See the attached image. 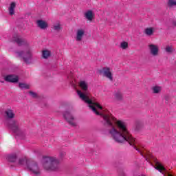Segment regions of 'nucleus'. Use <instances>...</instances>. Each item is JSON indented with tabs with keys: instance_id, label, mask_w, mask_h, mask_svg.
<instances>
[{
	"instance_id": "nucleus-1",
	"label": "nucleus",
	"mask_w": 176,
	"mask_h": 176,
	"mask_svg": "<svg viewBox=\"0 0 176 176\" xmlns=\"http://www.w3.org/2000/svg\"><path fill=\"white\" fill-rule=\"evenodd\" d=\"M79 86L82 90H78L79 98L88 104L89 108L102 118V124L106 127L108 133L116 142H128L132 146L135 145V140L129 132L127 126L124 122L116 119L109 111H105L100 104L91 100L89 90V85L86 81H80Z\"/></svg>"
},
{
	"instance_id": "nucleus-2",
	"label": "nucleus",
	"mask_w": 176,
	"mask_h": 176,
	"mask_svg": "<svg viewBox=\"0 0 176 176\" xmlns=\"http://www.w3.org/2000/svg\"><path fill=\"white\" fill-rule=\"evenodd\" d=\"M43 167L47 171H57L60 168V161L55 157H43Z\"/></svg>"
},
{
	"instance_id": "nucleus-3",
	"label": "nucleus",
	"mask_w": 176,
	"mask_h": 176,
	"mask_svg": "<svg viewBox=\"0 0 176 176\" xmlns=\"http://www.w3.org/2000/svg\"><path fill=\"white\" fill-rule=\"evenodd\" d=\"M16 54L18 57H21L26 64H31V60H32V51L31 48L28 47L25 51L16 52Z\"/></svg>"
},
{
	"instance_id": "nucleus-4",
	"label": "nucleus",
	"mask_w": 176,
	"mask_h": 176,
	"mask_svg": "<svg viewBox=\"0 0 176 176\" xmlns=\"http://www.w3.org/2000/svg\"><path fill=\"white\" fill-rule=\"evenodd\" d=\"M63 118L72 127H76V117L74 116V111L69 110L63 113Z\"/></svg>"
},
{
	"instance_id": "nucleus-5",
	"label": "nucleus",
	"mask_w": 176,
	"mask_h": 176,
	"mask_svg": "<svg viewBox=\"0 0 176 176\" xmlns=\"http://www.w3.org/2000/svg\"><path fill=\"white\" fill-rule=\"evenodd\" d=\"M29 171H31L34 175H39L41 174V170H39V166L35 161L30 160V162H28V165L26 168Z\"/></svg>"
},
{
	"instance_id": "nucleus-6",
	"label": "nucleus",
	"mask_w": 176,
	"mask_h": 176,
	"mask_svg": "<svg viewBox=\"0 0 176 176\" xmlns=\"http://www.w3.org/2000/svg\"><path fill=\"white\" fill-rule=\"evenodd\" d=\"M8 126L10 129L14 133V134H16V135H19L20 133H21V130L20 129V123L19 121L16 120H12L9 122Z\"/></svg>"
},
{
	"instance_id": "nucleus-7",
	"label": "nucleus",
	"mask_w": 176,
	"mask_h": 176,
	"mask_svg": "<svg viewBox=\"0 0 176 176\" xmlns=\"http://www.w3.org/2000/svg\"><path fill=\"white\" fill-rule=\"evenodd\" d=\"M99 73L100 75H102L103 76H105V78H107V79H109V80H113L112 72H111V69L109 67H103L99 70Z\"/></svg>"
},
{
	"instance_id": "nucleus-8",
	"label": "nucleus",
	"mask_w": 176,
	"mask_h": 176,
	"mask_svg": "<svg viewBox=\"0 0 176 176\" xmlns=\"http://www.w3.org/2000/svg\"><path fill=\"white\" fill-rule=\"evenodd\" d=\"M13 42H16L18 46H23L24 45H27V41L21 38L19 36H14L12 38Z\"/></svg>"
},
{
	"instance_id": "nucleus-9",
	"label": "nucleus",
	"mask_w": 176,
	"mask_h": 176,
	"mask_svg": "<svg viewBox=\"0 0 176 176\" xmlns=\"http://www.w3.org/2000/svg\"><path fill=\"white\" fill-rule=\"evenodd\" d=\"M148 49L152 56H157L159 54V47L157 45L150 44L148 45Z\"/></svg>"
},
{
	"instance_id": "nucleus-10",
	"label": "nucleus",
	"mask_w": 176,
	"mask_h": 176,
	"mask_svg": "<svg viewBox=\"0 0 176 176\" xmlns=\"http://www.w3.org/2000/svg\"><path fill=\"white\" fill-rule=\"evenodd\" d=\"M4 79L6 82H10V83H17L19 82V78L14 75H8Z\"/></svg>"
},
{
	"instance_id": "nucleus-11",
	"label": "nucleus",
	"mask_w": 176,
	"mask_h": 176,
	"mask_svg": "<svg viewBox=\"0 0 176 176\" xmlns=\"http://www.w3.org/2000/svg\"><path fill=\"white\" fill-rule=\"evenodd\" d=\"M5 113L7 119H13L14 118V116H16L14 111H13V110L10 109H7L5 111Z\"/></svg>"
},
{
	"instance_id": "nucleus-12",
	"label": "nucleus",
	"mask_w": 176,
	"mask_h": 176,
	"mask_svg": "<svg viewBox=\"0 0 176 176\" xmlns=\"http://www.w3.org/2000/svg\"><path fill=\"white\" fill-rule=\"evenodd\" d=\"M31 160H27L25 158H21L19 160V166H23L25 168L28 166V162H30Z\"/></svg>"
},
{
	"instance_id": "nucleus-13",
	"label": "nucleus",
	"mask_w": 176,
	"mask_h": 176,
	"mask_svg": "<svg viewBox=\"0 0 176 176\" xmlns=\"http://www.w3.org/2000/svg\"><path fill=\"white\" fill-rule=\"evenodd\" d=\"M83 35H85V31L83 30H78L77 31L76 41H77V42H80L83 38Z\"/></svg>"
},
{
	"instance_id": "nucleus-14",
	"label": "nucleus",
	"mask_w": 176,
	"mask_h": 176,
	"mask_svg": "<svg viewBox=\"0 0 176 176\" xmlns=\"http://www.w3.org/2000/svg\"><path fill=\"white\" fill-rule=\"evenodd\" d=\"M37 25L41 30H46L47 28V23L43 20L37 21Z\"/></svg>"
},
{
	"instance_id": "nucleus-15",
	"label": "nucleus",
	"mask_w": 176,
	"mask_h": 176,
	"mask_svg": "<svg viewBox=\"0 0 176 176\" xmlns=\"http://www.w3.org/2000/svg\"><path fill=\"white\" fill-rule=\"evenodd\" d=\"M14 9H16V3L12 2L10 3L8 8L10 16H13V14H14Z\"/></svg>"
},
{
	"instance_id": "nucleus-16",
	"label": "nucleus",
	"mask_w": 176,
	"mask_h": 176,
	"mask_svg": "<svg viewBox=\"0 0 176 176\" xmlns=\"http://www.w3.org/2000/svg\"><path fill=\"white\" fill-rule=\"evenodd\" d=\"M8 160L11 163H14L17 160V155L16 154H11L8 156Z\"/></svg>"
},
{
	"instance_id": "nucleus-17",
	"label": "nucleus",
	"mask_w": 176,
	"mask_h": 176,
	"mask_svg": "<svg viewBox=\"0 0 176 176\" xmlns=\"http://www.w3.org/2000/svg\"><path fill=\"white\" fill-rule=\"evenodd\" d=\"M85 16L87 19H88L89 21H91L93 20V11L89 10L85 14Z\"/></svg>"
},
{
	"instance_id": "nucleus-18",
	"label": "nucleus",
	"mask_w": 176,
	"mask_h": 176,
	"mask_svg": "<svg viewBox=\"0 0 176 176\" xmlns=\"http://www.w3.org/2000/svg\"><path fill=\"white\" fill-rule=\"evenodd\" d=\"M144 32L148 36H151V35H153V28H146Z\"/></svg>"
},
{
	"instance_id": "nucleus-19",
	"label": "nucleus",
	"mask_w": 176,
	"mask_h": 176,
	"mask_svg": "<svg viewBox=\"0 0 176 176\" xmlns=\"http://www.w3.org/2000/svg\"><path fill=\"white\" fill-rule=\"evenodd\" d=\"M51 54H51L50 51H49L47 50H43V53H42V56H43V58H49V57H50Z\"/></svg>"
},
{
	"instance_id": "nucleus-20",
	"label": "nucleus",
	"mask_w": 176,
	"mask_h": 176,
	"mask_svg": "<svg viewBox=\"0 0 176 176\" xmlns=\"http://www.w3.org/2000/svg\"><path fill=\"white\" fill-rule=\"evenodd\" d=\"M114 97L118 101H122V100H123V96L119 91L115 93Z\"/></svg>"
},
{
	"instance_id": "nucleus-21",
	"label": "nucleus",
	"mask_w": 176,
	"mask_h": 176,
	"mask_svg": "<svg viewBox=\"0 0 176 176\" xmlns=\"http://www.w3.org/2000/svg\"><path fill=\"white\" fill-rule=\"evenodd\" d=\"M161 91H162V87H157V86L153 87V92L155 94H157L160 93Z\"/></svg>"
},
{
	"instance_id": "nucleus-22",
	"label": "nucleus",
	"mask_w": 176,
	"mask_h": 176,
	"mask_svg": "<svg viewBox=\"0 0 176 176\" xmlns=\"http://www.w3.org/2000/svg\"><path fill=\"white\" fill-rule=\"evenodd\" d=\"M19 86L20 89H30V85H28V84H25V83L20 82L19 84Z\"/></svg>"
},
{
	"instance_id": "nucleus-23",
	"label": "nucleus",
	"mask_w": 176,
	"mask_h": 176,
	"mask_svg": "<svg viewBox=\"0 0 176 176\" xmlns=\"http://www.w3.org/2000/svg\"><path fill=\"white\" fill-rule=\"evenodd\" d=\"M165 50L166 53H173V52H174V48L171 46L167 45Z\"/></svg>"
},
{
	"instance_id": "nucleus-24",
	"label": "nucleus",
	"mask_w": 176,
	"mask_h": 176,
	"mask_svg": "<svg viewBox=\"0 0 176 176\" xmlns=\"http://www.w3.org/2000/svg\"><path fill=\"white\" fill-rule=\"evenodd\" d=\"M53 29L54 30V31H60V30H61V25L60 23H58L56 25H53Z\"/></svg>"
},
{
	"instance_id": "nucleus-25",
	"label": "nucleus",
	"mask_w": 176,
	"mask_h": 176,
	"mask_svg": "<svg viewBox=\"0 0 176 176\" xmlns=\"http://www.w3.org/2000/svg\"><path fill=\"white\" fill-rule=\"evenodd\" d=\"M168 6H176V1L175 0H169L168 1Z\"/></svg>"
},
{
	"instance_id": "nucleus-26",
	"label": "nucleus",
	"mask_w": 176,
	"mask_h": 176,
	"mask_svg": "<svg viewBox=\"0 0 176 176\" xmlns=\"http://www.w3.org/2000/svg\"><path fill=\"white\" fill-rule=\"evenodd\" d=\"M128 46H129V44L127 43V42L121 43L120 47L122 49H127Z\"/></svg>"
},
{
	"instance_id": "nucleus-27",
	"label": "nucleus",
	"mask_w": 176,
	"mask_h": 176,
	"mask_svg": "<svg viewBox=\"0 0 176 176\" xmlns=\"http://www.w3.org/2000/svg\"><path fill=\"white\" fill-rule=\"evenodd\" d=\"M29 94H30V96L32 97H33V98H36V97H38V96L36 95V94L32 91H29Z\"/></svg>"
},
{
	"instance_id": "nucleus-28",
	"label": "nucleus",
	"mask_w": 176,
	"mask_h": 176,
	"mask_svg": "<svg viewBox=\"0 0 176 176\" xmlns=\"http://www.w3.org/2000/svg\"><path fill=\"white\" fill-rule=\"evenodd\" d=\"M60 156V157H63V156H65V152H61Z\"/></svg>"
},
{
	"instance_id": "nucleus-29",
	"label": "nucleus",
	"mask_w": 176,
	"mask_h": 176,
	"mask_svg": "<svg viewBox=\"0 0 176 176\" xmlns=\"http://www.w3.org/2000/svg\"><path fill=\"white\" fill-rule=\"evenodd\" d=\"M165 100L166 101H169L170 100V96H165Z\"/></svg>"
},
{
	"instance_id": "nucleus-30",
	"label": "nucleus",
	"mask_w": 176,
	"mask_h": 176,
	"mask_svg": "<svg viewBox=\"0 0 176 176\" xmlns=\"http://www.w3.org/2000/svg\"><path fill=\"white\" fill-rule=\"evenodd\" d=\"M1 83H3V81H1Z\"/></svg>"
}]
</instances>
